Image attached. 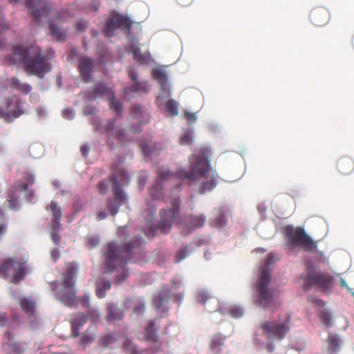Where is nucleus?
Instances as JSON below:
<instances>
[{
    "label": "nucleus",
    "instance_id": "3c124183",
    "mask_svg": "<svg viewBox=\"0 0 354 354\" xmlns=\"http://www.w3.org/2000/svg\"><path fill=\"white\" fill-rule=\"evenodd\" d=\"M9 203H10V208L12 209H17L19 207L18 205L14 204V200H10L9 201Z\"/></svg>",
    "mask_w": 354,
    "mask_h": 354
},
{
    "label": "nucleus",
    "instance_id": "aec40b11",
    "mask_svg": "<svg viewBox=\"0 0 354 354\" xmlns=\"http://www.w3.org/2000/svg\"><path fill=\"white\" fill-rule=\"evenodd\" d=\"M178 103L174 99H169L165 104V111L169 115L174 117L178 114Z\"/></svg>",
    "mask_w": 354,
    "mask_h": 354
},
{
    "label": "nucleus",
    "instance_id": "20e7f679",
    "mask_svg": "<svg viewBox=\"0 0 354 354\" xmlns=\"http://www.w3.org/2000/svg\"><path fill=\"white\" fill-rule=\"evenodd\" d=\"M290 315L285 313L281 314L277 321L262 322L260 328L268 339L281 340L290 329Z\"/></svg>",
    "mask_w": 354,
    "mask_h": 354
},
{
    "label": "nucleus",
    "instance_id": "4d7b16f0",
    "mask_svg": "<svg viewBox=\"0 0 354 354\" xmlns=\"http://www.w3.org/2000/svg\"><path fill=\"white\" fill-rule=\"evenodd\" d=\"M99 219H103L105 218V215L103 213H100L98 215Z\"/></svg>",
    "mask_w": 354,
    "mask_h": 354
},
{
    "label": "nucleus",
    "instance_id": "1a4fd4ad",
    "mask_svg": "<svg viewBox=\"0 0 354 354\" xmlns=\"http://www.w3.org/2000/svg\"><path fill=\"white\" fill-rule=\"evenodd\" d=\"M22 113L19 100L12 97L0 102V118L7 122L12 121Z\"/></svg>",
    "mask_w": 354,
    "mask_h": 354
},
{
    "label": "nucleus",
    "instance_id": "6e6d98bb",
    "mask_svg": "<svg viewBox=\"0 0 354 354\" xmlns=\"http://www.w3.org/2000/svg\"><path fill=\"white\" fill-rule=\"evenodd\" d=\"M5 322H6V319H5V317H1L0 318V326L3 325V324H5Z\"/></svg>",
    "mask_w": 354,
    "mask_h": 354
},
{
    "label": "nucleus",
    "instance_id": "8fccbe9b",
    "mask_svg": "<svg viewBox=\"0 0 354 354\" xmlns=\"http://www.w3.org/2000/svg\"><path fill=\"white\" fill-rule=\"evenodd\" d=\"M106 88V86H104V85H100V86L97 88L96 92H97V93H100L102 94L104 92H105Z\"/></svg>",
    "mask_w": 354,
    "mask_h": 354
},
{
    "label": "nucleus",
    "instance_id": "69168bd1",
    "mask_svg": "<svg viewBox=\"0 0 354 354\" xmlns=\"http://www.w3.org/2000/svg\"><path fill=\"white\" fill-rule=\"evenodd\" d=\"M106 189L107 187H105L104 189H101L100 191L101 192H104Z\"/></svg>",
    "mask_w": 354,
    "mask_h": 354
},
{
    "label": "nucleus",
    "instance_id": "0eeeda50",
    "mask_svg": "<svg viewBox=\"0 0 354 354\" xmlns=\"http://www.w3.org/2000/svg\"><path fill=\"white\" fill-rule=\"evenodd\" d=\"M27 272L25 264L15 259H6L0 266V275L12 283H17L22 279Z\"/></svg>",
    "mask_w": 354,
    "mask_h": 354
},
{
    "label": "nucleus",
    "instance_id": "bf43d9fd",
    "mask_svg": "<svg viewBox=\"0 0 354 354\" xmlns=\"http://www.w3.org/2000/svg\"><path fill=\"white\" fill-rule=\"evenodd\" d=\"M81 150H82V153H83L84 155H85V154H86V148H84V147H82Z\"/></svg>",
    "mask_w": 354,
    "mask_h": 354
},
{
    "label": "nucleus",
    "instance_id": "864d4df0",
    "mask_svg": "<svg viewBox=\"0 0 354 354\" xmlns=\"http://www.w3.org/2000/svg\"><path fill=\"white\" fill-rule=\"evenodd\" d=\"M89 301V297L88 296H84L82 299V302L84 305H86V304Z\"/></svg>",
    "mask_w": 354,
    "mask_h": 354
},
{
    "label": "nucleus",
    "instance_id": "f3484780",
    "mask_svg": "<svg viewBox=\"0 0 354 354\" xmlns=\"http://www.w3.org/2000/svg\"><path fill=\"white\" fill-rule=\"evenodd\" d=\"M35 183V177L32 174H27L25 178V182H21L18 185V189L21 192H25V196L28 202H33L34 192L28 190V185H31Z\"/></svg>",
    "mask_w": 354,
    "mask_h": 354
},
{
    "label": "nucleus",
    "instance_id": "473e14b6",
    "mask_svg": "<svg viewBox=\"0 0 354 354\" xmlns=\"http://www.w3.org/2000/svg\"><path fill=\"white\" fill-rule=\"evenodd\" d=\"M171 290L172 291L178 290L182 288L181 281L178 279H172L170 281Z\"/></svg>",
    "mask_w": 354,
    "mask_h": 354
},
{
    "label": "nucleus",
    "instance_id": "a19ab883",
    "mask_svg": "<svg viewBox=\"0 0 354 354\" xmlns=\"http://www.w3.org/2000/svg\"><path fill=\"white\" fill-rule=\"evenodd\" d=\"M115 200L117 201H120V202H124L126 199V196L124 193L120 192L119 190H115Z\"/></svg>",
    "mask_w": 354,
    "mask_h": 354
},
{
    "label": "nucleus",
    "instance_id": "39448f33",
    "mask_svg": "<svg viewBox=\"0 0 354 354\" xmlns=\"http://www.w3.org/2000/svg\"><path fill=\"white\" fill-rule=\"evenodd\" d=\"M170 207L160 211V220L156 223V231L162 234L170 232L175 219L179 214L181 200L178 195L171 196L169 202Z\"/></svg>",
    "mask_w": 354,
    "mask_h": 354
},
{
    "label": "nucleus",
    "instance_id": "bb28decb",
    "mask_svg": "<svg viewBox=\"0 0 354 354\" xmlns=\"http://www.w3.org/2000/svg\"><path fill=\"white\" fill-rule=\"evenodd\" d=\"M331 318L332 316L328 311L323 310L319 314V319L321 322L327 327H330L331 326Z\"/></svg>",
    "mask_w": 354,
    "mask_h": 354
},
{
    "label": "nucleus",
    "instance_id": "774afa93",
    "mask_svg": "<svg viewBox=\"0 0 354 354\" xmlns=\"http://www.w3.org/2000/svg\"><path fill=\"white\" fill-rule=\"evenodd\" d=\"M128 183V180H125L122 183L124 184V183Z\"/></svg>",
    "mask_w": 354,
    "mask_h": 354
},
{
    "label": "nucleus",
    "instance_id": "423d86ee",
    "mask_svg": "<svg viewBox=\"0 0 354 354\" xmlns=\"http://www.w3.org/2000/svg\"><path fill=\"white\" fill-rule=\"evenodd\" d=\"M33 51L34 50L27 51L20 47L16 48L15 54L24 62L26 70L28 73L42 77L50 70L48 64L40 56L34 57Z\"/></svg>",
    "mask_w": 354,
    "mask_h": 354
},
{
    "label": "nucleus",
    "instance_id": "dca6fc26",
    "mask_svg": "<svg viewBox=\"0 0 354 354\" xmlns=\"http://www.w3.org/2000/svg\"><path fill=\"white\" fill-rule=\"evenodd\" d=\"M132 24V21L127 17L122 15H115L111 21L108 24L107 27L105 30V34L107 37H110L111 33L109 32V29L113 26L116 27H124L129 28Z\"/></svg>",
    "mask_w": 354,
    "mask_h": 354
},
{
    "label": "nucleus",
    "instance_id": "a211bd4d",
    "mask_svg": "<svg viewBox=\"0 0 354 354\" xmlns=\"http://www.w3.org/2000/svg\"><path fill=\"white\" fill-rule=\"evenodd\" d=\"M337 167L340 174L348 175L354 170V161L349 157H342L337 161Z\"/></svg>",
    "mask_w": 354,
    "mask_h": 354
},
{
    "label": "nucleus",
    "instance_id": "4c0bfd02",
    "mask_svg": "<svg viewBox=\"0 0 354 354\" xmlns=\"http://www.w3.org/2000/svg\"><path fill=\"white\" fill-rule=\"evenodd\" d=\"M225 224V217L224 214H220L216 219L215 225L216 227H221Z\"/></svg>",
    "mask_w": 354,
    "mask_h": 354
},
{
    "label": "nucleus",
    "instance_id": "e433bc0d",
    "mask_svg": "<svg viewBox=\"0 0 354 354\" xmlns=\"http://www.w3.org/2000/svg\"><path fill=\"white\" fill-rule=\"evenodd\" d=\"M155 328L153 323H150L146 328V335L149 339L151 340L154 338Z\"/></svg>",
    "mask_w": 354,
    "mask_h": 354
},
{
    "label": "nucleus",
    "instance_id": "a18cd8bd",
    "mask_svg": "<svg viewBox=\"0 0 354 354\" xmlns=\"http://www.w3.org/2000/svg\"><path fill=\"white\" fill-rule=\"evenodd\" d=\"M99 316L100 314L97 310H93L90 313V317L93 321H95Z\"/></svg>",
    "mask_w": 354,
    "mask_h": 354
},
{
    "label": "nucleus",
    "instance_id": "7ed1b4c3",
    "mask_svg": "<svg viewBox=\"0 0 354 354\" xmlns=\"http://www.w3.org/2000/svg\"><path fill=\"white\" fill-rule=\"evenodd\" d=\"M283 233L287 239L288 246L291 249L300 247L305 251L311 252L317 247L302 227L286 225L283 227Z\"/></svg>",
    "mask_w": 354,
    "mask_h": 354
},
{
    "label": "nucleus",
    "instance_id": "f8f14e48",
    "mask_svg": "<svg viewBox=\"0 0 354 354\" xmlns=\"http://www.w3.org/2000/svg\"><path fill=\"white\" fill-rule=\"evenodd\" d=\"M171 295L178 300H181L183 298L184 293L183 291H180L171 295L168 288H162L156 297V317L158 315L160 317H163L164 315L167 313L169 310L168 304Z\"/></svg>",
    "mask_w": 354,
    "mask_h": 354
},
{
    "label": "nucleus",
    "instance_id": "4be33fe9",
    "mask_svg": "<svg viewBox=\"0 0 354 354\" xmlns=\"http://www.w3.org/2000/svg\"><path fill=\"white\" fill-rule=\"evenodd\" d=\"M111 288V283L109 281H100L97 284L96 293L98 297L102 298L105 296L106 290Z\"/></svg>",
    "mask_w": 354,
    "mask_h": 354
},
{
    "label": "nucleus",
    "instance_id": "ea45409f",
    "mask_svg": "<svg viewBox=\"0 0 354 354\" xmlns=\"http://www.w3.org/2000/svg\"><path fill=\"white\" fill-rule=\"evenodd\" d=\"M309 302L319 306H324L325 305V303L323 300L321 299H319L315 297H310L308 298Z\"/></svg>",
    "mask_w": 354,
    "mask_h": 354
},
{
    "label": "nucleus",
    "instance_id": "72a5a7b5",
    "mask_svg": "<svg viewBox=\"0 0 354 354\" xmlns=\"http://www.w3.org/2000/svg\"><path fill=\"white\" fill-rule=\"evenodd\" d=\"M184 117L189 124L194 123L197 119L196 115L194 113H190L188 111L184 112Z\"/></svg>",
    "mask_w": 354,
    "mask_h": 354
},
{
    "label": "nucleus",
    "instance_id": "13d9d810",
    "mask_svg": "<svg viewBox=\"0 0 354 354\" xmlns=\"http://www.w3.org/2000/svg\"><path fill=\"white\" fill-rule=\"evenodd\" d=\"M5 227L2 225H0V235L4 232Z\"/></svg>",
    "mask_w": 354,
    "mask_h": 354
},
{
    "label": "nucleus",
    "instance_id": "052dcab7",
    "mask_svg": "<svg viewBox=\"0 0 354 354\" xmlns=\"http://www.w3.org/2000/svg\"><path fill=\"white\" fill-rule=\"evenodd\" d=\"M127 277V274L125 273L124 275L123 276L122 279L120 281L124 280Z\"/></svg>",
    "mask_w": 354,
    "mask_h": 354
},
{
    "label": "nucleus",
    "instance_id": "7c9ffc66",
    "mask_svg": "<svg viewBox=\"0 0 354 354\" xmlns=\"http://www.w3.org/2000/svg\"><path fill=\"white\" fill-rule=\"evenodd\" d=\"M154 230H154V225H153V218H151L147 222V223L145 226V231L147 236L153 238L155 235Z\"/></svg>",
    "mask_w": 354,
    "mask_h": 354
},
{
    "label": "nucleus",
    "instance_id": "5701e85b",
    "mask_svg": "<svg viewBox=\"0 0 354 354\" xmlns=\"http://www.w3.org/2000/svg\"><path fill=\"white\" fill-rule=\"evenodd\" d=\"M93 65L91 60L87 58L82 59L80 62V71L83 75L88 74Z\"/></svg>",
    "mask_w": 354,
    "mask_h": 354
},
{
    "label": "nucleus",
    "instance_id": "c756f323",
    "mask_svg": "<svg viewBox=\"0 0 354 354\" xmlns=\"http://www.w3.org/2000/svg\"><path fill=\"white\" fill-rule=\"evenodd\" d=\"M21 306L23 310L32 312L35 308V304L28 299H24L21 302Z\"/></svg>",
    "mask_w": 354,
    "mask_h": 354
},
{
    "label": "nucleus",
    "instance_id": "6e6552de",
    "mask_svg": "<svg viewBox=\"0 0 354 354\" xmlns=\"http://www.w3.org/2000/svg\"><path fill=\"white\" fill-rule=\"evenodd\" d=\"M170 65H156V82L159 86L158 99L169 98L171 95V86L169 82Z\"/></svg>",
    "mask_w": 354,
    "mask_h": 354
},
{
    "label": "nucleus",
    "instance_id": "2f4dec72",
    "mask_svg": "<svg viewBox=\"0 0 354 354\" xmlns=\"http://www.w3.org/2000/svg\"><path fill=\"white\" fill-rule=\"evenodd\" d=\"M230 314L235 318L240 317L243 315V311L239 307H232L229 309Z\"/></svg>",
    "mask_w": 354,
    "mask_h": 354
},
{
    "label": "nucleus",
    "instance_id": "0e129e2a",
    "mask_svg": "<svg viewBox=\"0 0 354 354\" xmlns=\"http://www.w3.org/2000/svg\"><path fill=\"white\" fill-rule=\"evenodd\" d=\"M76 270H77L76 267H73V272H75Z\"/></svg>",
    "mask_w": 354,
    "mask_h": 354
},
{
    "label": "nucleus",
    "instance_id": "cd10ccee",
    "mask_svg": "<svg viewBox=\"0 0 354 354\" xmlns=\"http://www.w3.org/2000/svg\"><path fill=\"white\" fill-rule=\"evenodd\" d=\"M188 246L186 245L184 248L180 250L175 256V263H178L189 255L187 250Z\"/></svg>",
    "mask_w": 354,
    "mask_h": 354
},
{
    "label": "nucleus",
    "instance_id": "393cba45",
    "mask_svg": "<svg viewBox=\"0 0 354 354\" xmlns=\"http://www.w3.org/2000/svg\"><path fill=\"white\" fill-rule=\"evenodd\" d=\"M12 85L16 88L24 93H28L30 91V87L24 83H21L17 79L12 78L11 80Z\"/></svg>",
    "mask_w": 354,
    "mask_h": 354
},
{
    "label": "nucleus",
    "instance_id": "e2e57ef3",
    "mask_svg": "<svg viewBox=\"0 0 354 354\" xmlns=\"http://www.w3.org/2000/svg\"><path fill=\"white\" fill-rule=\"evenodd\" d=\"M352 44H353V46L354 48V35H353V39H352Z\"/></svg>",
    "mask_w": 354,
    "mask_h": 354
},
{
    "label": "nucleus",
    "instance_id": "9b49d317",
    "mask_svg": "<svg viewBox=\"0 0 354 354\" xmlns=\"http://www.w3.org/2000/svg\"><path fill=\"white\" fill-rule=\"evenodd\" d=\"M72 279V271H70L60 286L56 288L55 296L66 305H71L74 301L75 290Z\"/></svg>",
    "mask_w": 354,
    "mask_h": 354
},
{
    "label": "nucleus",
    "instance_id": "ddd939ff",
    "mask_svg": "<svg viewBox=\"0 0 354 354\" xmlns=\"http://www.w3.org/2000/svg\"><path fill=\"white\" fill-rule=\"evenodd\" d=\"M205 221L206 217L204 214H189L185 217L181 223L183 227L182 233L187 235L192 231L202 227L205 225Z\"/></svg>",
    "mask_w": 354,
    "mask_h": 354
},
{
    "label": "nucleus",
    "instance_id": "a878e982",
    "mask_svg": "<svg viewBox=\"0 0 354 354\" xmlns=\"http://www.w3.org/2000/svg\"><path fill=\"white\" fill-rule=\"evenodd\" d=\"M122 317V313L115 307L111 306L109 308L107 318L109 321L114 320L115 318L121 319Z\"/></svg>",
    "mask_w": 354,
    "mask_h": 354
},
{
    "label": "nucleus",
    "instance_id": "603ef678",
    "mask_svg": "<svg viewBox=\"0 0 354 354\" xmlns=\"http://www.w3.org/2000/svg\"><path fill=\"white\" fill-rule=\"evenodd\" d=\"M51 239L55 243H57L59 238L57 236V235L55 233L51 234Z\"/></svg>",
    "mask_w": 354,
    "mask_h": 354
},
{
    "label": "nucleus",
    "instance_id": "c9c22d12",
    "mask_svg": "<svg viewBox=\"0 0 354 354\" xmlns=\"http://www.w3.org/2000/svg\"><path fill=\"white\" fill-rule=\"evenodd\" d=\"M181 144L190 145L192 142V137L189 132L185 133L180 138Z\"/></svg>",
    "mask_w": 354,
    "mask_h": 354
},
{
    "label": "nucleus",
    "instance_id": "6ab92c4d",
    "mask_svg": "<svg viewBox=\"0 0 354 354\" xmlns=\"http://www.w3.org/2000/svg\"><path fill=\"white\" fill-rule=\"evenodd\" d=\"M225 342V337L221 333L214 334L210 340L209 348L216 353L221 354V348L224 346Z\"/></svg>",
    "mask_w": 354,
    "mask_h": 354
},
{
    "label": "nucleus",
    "instance_id": "9d476101",
    "mask_svg": "<svg viewBox=\"0 0 354 354\" xmlns=\"http://www.w3.org/2000/svg\"><path fill=\"white\" fill-rule=\"evenodd\" d=\"M333 278L330 275L324 272H312L306 278L304 282V288L308 290L313 285H316L323 290H327L333 286Z\"/></svg>",
    "mask_w": 354,
    "mask_h": 354
},
{
    "label": "nucleus",
    "instance_id": "5fc2aeb1",
    "mask_svg": "<svg viewBox=\"0 0 354 354\" xmlns=\"http://www.w3.org/2000/svg\"><path fill=\"white\" fill-rule=\"evenodd\" d=\"M266 349L268 352L271 353L274 351V346L273 345H268L267 347H266Z\"/></svg>",
    "mask_w": 354,
    "mask_h": 354
},
{
    "label": "nucleus",
    "instance_id": "2eb2a0df",
    "mask_svg": "<svg viewBox=\"0 0 354 354\" xmlns=\"http://www.w3.org/2000/svg\"><path fill=\"white\" fill-rule=\"evenodd\" d=\"M196 301L200 304H203L206 310L209 312L218 310V301L217 299L208 296L207 292L204 291H201L197 293Z\"/></svg>",
    "mask_w": 354,
    "mask_h": 354
},
{
    "label": "nucleus",
    "instance_id": "09e8293b",
    "mask_svg": "<svg viewBox=\"0 0 354 354\" xmlns=\"http://www.w3.org/2000/svg\"><path fill=\"white\" fill-rule=\"evenodd\" d=\"M118 212V206H115V205H111L110 214L112 215H115Z\"/></svg>",
    "mask_w": 354,
    "mask_h": 354
},
{
    "label": "nucleus",
    "instance_id": "49530a36",
    "mask_svg": "<svg viewBox=\"0 0 354 354\" xmlns=\"http://www.w3.org/2000/svg\"><path fill=\"white\" fill-rule=\"evenodd\" d=\"M181 6H187L192 3L193 0H176Z\"/></svg>",
    "mask_w": 354,
    "mask_h": 354
},
{
    "label": "nucleus",
    "instance_id": "c85d7f7f",
    "mask_svg": "<svg viewBox=\"0 0 354 354\" xmlns=\"http://www.w3.org/2000/svg\"><path fill=\"white\" fill-rule=\"evenodd\" d=\"M276 260L275 256L272 253H268L265 260V265L261 268V272L264 269H268L270 273V266Z\"/></svg>",
    "mask_w": 354,
    "mask_h": 354
},
{
    "label": "nucleus",
    "instance_id": "f03ea898",
    "mask_svg": "<svg viewBox=\"0 0 354 354\" xmlns=\"http://www.w3.org/2000/svg\"><path fill=\"white\" fill-rule=\"evenodd\" d=\"M271 281V275L269 270L264 269L258 277L255 291L257 293V304L263 308H271L273 310L278 308L281 303L277 299L274 291L269 286Z\"/></svg>",
    "mask_w": 354,
    "mask_h": 354
},
{
    "label": "nucleus",
    "instance_id": "b1692460",
    "mask_svg": "<svg viewBox=\"0 0 354 354\" xmlns=\"http://www.w3.org/2000/svg\"><path fill=\"white\" fill-rule=\"evenodd\" d=\"M328 350L335 352L339 347V340L336 335L330 334L328 338Z\"/></svg>",
    "mask_w": 354,
    "mask_h": 354
},
{
    "label": "nucleus",
    "instance_id": "412c9836",
    "mask_svg": "<svg viewBox=\"0 0 354 354\" xmlns=\"http://www.w3.org/2000/svg\"><path fill=\"white\" fill-rule=\"evenodd\" d=\"M50 208L51 213L53 214V229H57L58 228V219L61 216V209L57 206V203L55 202H52L50 205Z\"/></svg>",
    "mask_w": 354,
    "mask_h": 354
},
{
    "label": "nucleus",
    "instance_id": "4468645a",
    "mask_svg": "<svg viewBox=\"0 0 354 354\" xmlns=\"http://www.w3.org/2000/svg\"><path fill=\"white\" fill-rule=\"evenodd\" d=\"M311 22L317 26L326 25L329 20V12L323 7L315 8L310 14Z\"/></svg>",
    "mask_w": 354,
    "mask_h": 354
},
{
    "label": "nucleus",
    "instance_id": "338daca9",
    "mask_svg": "<svg viewBox=\"0 0 354 354\" xmlns=\"http://www.w3.org/2000/svg\"><path fill=\"white\" fill-rule=\"evenodd\" d=\"M118 182L120 183V180H115V183H115V184H117V183H118Z\"/></svg>",
    "mask_w": 354,
    "mask_h": 354
},
{
    "label": "nucleus",
    "instance_id": "c03bdc74",
    "mask_svg": "<svg viewBox=\"0 0 354 354\" xmlns=\"http://www.w3.org/2000/svg\"><path fill=\"white\" fill-rule=\"evenodd\" d=\"M88 244L91 248L95 247L99 242L97 237H90L88 240Z\"/></svg>",
    "mask_w": 354,
    "mask_h": 354
},
{
    "label": "nucleus",
    "instance_id": "58836bf2",
    "mask_svg": "<svg viewBox=\"0 0 354 354\" xmlns=\"http://www.w3.org/2000/svg\"><path fill=\"white\" fill-rule=\"evenodd\" d=\"M112 247H114L113 245H110L109 248V252H108V259L109 262H113L115 261V258L117 255L118 251L115 249H111Z\"/></svg>",
    "mask_w": 354,
    "mask_h": 354
},
{
    "label": "nucleus",
    "instance_id": "680f3d73",
    "mask_svg": "<svg viewBox=\"0 0 354 354\" xmlns=\"http://www.w3.org/2000/svg\"><path fill=\"white\" fill-rule=\"evenodd\" d=\"M59 286H60V284H59V285H58V286H56L55 287V288H54V287H52V289H54L55 292H56V290H57L56 288H57V287H59Z\"/></svg>",
    "mask_w": 354,
    "mask_h": 354
},
{
    "label": "nucleus",
    "instance_id": "79ce46f5",
    "mask_svg": "<svg viewBox=\"0 0 354 354\" xmlns=\"http://www.w3.org/2000/svg\"><path fill=\"white\" fill-rule=\"evenodd\" d=\"M86 321V317L84 315H80L78 318L73 321V324L75 325H82L84 324Z\"/></svg>",
    "mask_w": 354,
    "mask_h": 354
},
{
    "label": "nucleus",
    "instance_id": "f704fd0d",
    "mask_svg": "<svg viewBox=\"0 0 354 354\" xmlns=\"http://www.w3.org/2000/svg\"><path fill=\"white\" fill-rule=\"evenodd\" d=\"M51 34L55 37V38L58 40H61L62 39V33L59 27H57L54 25L50 26Z\"/></svg>",
    "mask_w": 354,
    "mask_h": 354
},
{
    "label": "nucleus",
    "instance_id": "37998d69",
    "mask_svg": "<svg viewBox=\"0 0 354 354\" xmlns=\"http://www.w3.org/2000/svg\"><path fill=\"white\" fill-rule=\"evenodd\" d=\"M74 115H75L74 112H73V111L72 109H65L63 111L64 117L66 118H68V119L73 118Z\"/></svg>",
    "mask_w": 354,
    "mask_h": 354
},
{
    "label": "nucleus",
    "instance_id": "de8ad7c7",
    "mask_svg": "<svg viewBox=\"0 0 354 354\" xmlns=\"http://www.w3.org/2000/svg\"><path fill=\"white\" fill-rule=\"evenodd\" d=\"M59 256V253L57 250L50 252V257L53 261H56Z\"/></svg>",
    "mask_w": 354,
    "mask_h": 354
},
{
    "label": "nucleus",
    "instance_id": "f257e3e1",
    "mask_svg": "<svg viewBox=\"0 0 354 354\" xmlns=\"http://www.w3.org/2000/svg\"><path fill=\"white\" fill-rule=\"evenodd\" d=\"M189 171L181 169L178 170L176 174H174L169 170L161 169L158 171V179L162 182H165L174 177L181 180H191L204 178L205 180L201 185L200 193L204 194L206 192L214 189L216 186L218 176L210 167L207 150L203 149L197 154L192 155L189 158Z\"/></svg>",
    "mask_w": 354,
    "mask_h": 354
}]
</instances>
